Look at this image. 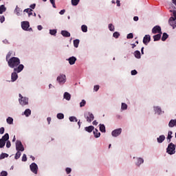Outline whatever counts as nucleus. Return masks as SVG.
<instances>
[{"label": "nucleus", "mask_w": 176, "mask_h": 176, "mask_svg": "<svg viewBox=\"0 0 176 176\" xmlns=\"http://www.w3.org/2000/svg\"><path fill=\"white\" fill-rule=\"evenodd\" d=\"M167 38H168V34H167V33H164L162 37V41L164 42V41H166Z\"/></svg>", "instance_id": "2f4dec72"}, {"label": "nucleus", "mask_w": 176, "mask_h": 176, "mask_svg": "<svg viewBox=\"0 0 176 176\" xmlns=\"http://www.w3.org/2000/svg\"><path fill=\"white\" fill-rule=\"evenodd\" d=\"M133 20L134 21H138V16H134Z\"/></svg>", "instance_id": "774afa93"}, {"label": "nucleus", "mask_w": 176, "mask_h": 176, "mask_svg": "<svg viewBox=\"0 0 176 176\" xmlns=\"http://www.w3.org/2000/svg\"><path fill=\"white\" fill-rule=\"evenodd\" d=\"M151 42V36L149 34H146L143 38V43L144 45H148Z\"/></svg>", "instance_id": "ddd939ff"}, {"label": "nucleus", "mask_w": 176, "mask_h": 176, "mask_svg": "<svg viewBox=\"0 0 176 176\" xmlns=\"http://www.w3.org/2000/svg\"><path fill=\"white\" fill-rule=\"evenodd\" d=\"M7 123H8V124H13V119L12 117H8L7 118Z\"/></svg>", "instance_id": "473e14b6"}, {"label": "nucleus", "mask_w": 176, "mask_h": 176, "mask_svg": "<svg viewBox=\"0 0 176 176\" xmlns=\"http://www.w3.org/2000/svg\"><path fill=\"white\" fill-rule=\"evenodd\" d=\"M85 105H86V100H82L81 101V102H80V108H82V107H85Z\"/></svg>", "instance_id": "37998d69"}, {"label": "nucleus", "mask_w": 176, "mask_h": 176, "mask_svg": "<svg viewBox=\"0 0 176 176\" xmlns=\"http://www.w3.org/2000/svg\"><path fill=\"white\" fill-rule=\"evenodd\" d=\"M100 131H101V133H105L106 130H105V125L102 124H100Z\"/></svg>", "instance_id": "393cba45"}, {"label": "nucleus", "mask_w": 176, "mask_h": 176, "mask_svg": "<svg viewBox=\"0 0 176 176\" xmlns=\"http://www.w3.org/2000/svg\"><path fill=\"white\" fill-rule=\"evenodd\" d=\"M19 103L23 107L24 105H28V98L26 97H21V98L19 99Z\"/></svg>", "instance_id": "6e6552de"}, {"label": "nucleus", "mask_w": 176, "mask_h": 176, "mask_svg": "<svg viewBox=\"0 0 176 176\" xmlns=\"http://www.w3.org/2000/svg\"><path fill=\"white\" fill-rule=\"evenodd\" d=\"M30 168L32 173H34V174H38V165L36 163L33 162L30 164Z\"/></svg>", "instance_id": "0eeeda50"}, {"label": "nucleus", "mask_w": 176, "mask_h": 176, "mask_svg": "<svg viewBox=\"0 0 176 176\" xmlns=\"http://www.w3.org/2000/svg\"><path fill=\"white\" fill-rule=\"evenodd\" d=\"M21 28L24 31H28V28H30V22H28V21L21 22Z\"/></svg>", "instance_id": "1a4fd4ad"}, {"label": "nucleus", "mask_w": 176, "mask_h": 176, "mask_svg": "<svg viewBox=\"0 0 176 176\" xmlns=\"http://www.w3.org/2000/svg\"><path fill=\"white\" fill-rule=\"evenodd\" d=\"M65 171L67 174H70L71 171H72V169H71V168H66Z\"/></svg>", "instance_id": "5fc2aeb1"}, {"label": "nucleus", "mask_w": 176, "mask_h": 176, "mask_svg": "<svg viewBox=\"0 0 176 176\" xmlns=\"http://www.w3.org/2000/svg\"><path fill=\"white\" fill-rule=\"evenodd\" d=\"M3 21H5V16H0V23H3Z\"/></svg>", "instance_id": "6e6d98bb"}, {"label": "nucleus", "mask_w": 176, "mask_h": 176, "mask_svg": "<svg viewBox=\"0 0 176 176\" xmlns=\"http://www.w3.org/2000/svg\"><path fill=\"white\" fill-rule=\"evenodd\" d=\"M12 56V52H9L8 53V54L6 55V61L8 62L9 61V58Z\"/></svg>", "instance_id": "c03bdc74"}, {"label": "nucleus", "mask_w": 176, "mask_h": 176, "mask_svg": "<svg viewBox=\"0 0 176 176\" xmlns=\"http://www.w3.org/2000/svg\"><path fill=\"white\" fill-rule=\"evenodd\" d=\"M64 13H65V10H61L59 12L60 14H64Z\"/></svg>", "instance_id": "69168bd1"}, {"label": "nucleus", "mask_w": 176, "mask_h": 176, "mask_svg": "<svg viewBox=\"0 0 176 176\" xmlns=\"http://www.w3.org/2000/svg\"><path fill=\"white\" fill-rule=\"evenodd\" d=\"M0 176H8V172L5 170L1 171Z\"/></svg>", "instance_id": "de8ad7c7"}, {"label": "nucleus", "mask_w": 176, "mask_h": 176, "mask_svg": "<svg viewBox=\"0 0 176 176\" xmlns=\"http://www.w3.org/2000/svg\"><path fill=\"white\" fill-rule=\"evenodd\" d=\"M57 80L60 85H64L67 80V77L64 74H60L59 76L57 77Z\"/></svg>", "instance_id": "39448f33"}, {"label": "nucleus", "mask_w": 176, "mask_h": 176, "mask_svg": "<svg viewBox=\"0 0 176 176\" xmlns=\"http://www.w3.org/2000/svg\"><path fill=\"white\" fill-rule=\"evenodd\" d=\"M99 89H100V86H99V85H95V86L94 87V90L95 91H98Z\"/></svg>", "instance_id": "3c124183"}, {"label": "nucleus", "mask_w": 176, "mask_h": 176, "mask_svg": "<svg viewBox=\"0 0 176 176\" xmlns=\"http://www.w3.org/2000/svg\"><path fill=\"white\" fill-rule=\"evenodd\" d=\"M160 38H162V34H157L153 36L154 42L157 41H160Z\"/></svg>", "instance_id": "6ab92c4d"}, {"label": "nucleus", "mask_w": 176, "mask_h": 176, "mask_svg": "<svg viewBox=\"0 0 176 176\" xmlns=\"http://www.w3.org/2000/svg\"><path fill=\"white\" fill-rule=\"evenodd\" d=\"M67 60L69 61V63L70 64V65H74V64L76 63V58L75 56H72L69 58Z\"/></svg>", "instance_id": "4468645a"}, {"label": "nucleus", "mask_w": 176, "mask_h": 176, "mask_svg": "<svg viewBox=\"0 0 176 176\" xmlns=\"http://www.w3.org/2000/svg\"><path fill=\"white\" fill-rule=\"evenodd\" d=\"M24 115L28 118V116H30V115H31V110L30 109H27L25 111H24Z\"/></svg>", "instance_id": "a878e982"}, {"label": "nucleus", "mask_w": 176, "mask_h": 176, "mask_svg": "<svg viewBox=\"0 0 176 176\" xmlns=\"http://www.w3.org/2000/svg\"><path fill=\"white\" fill-rule=\"evenodd\" d=\"M127 39H133L134 38V36L133 35V33H129L126 36Z\"/></svg>", "instance_id": "49530a36"}, {"label": "nucleus", "mask_w": 176, "mask_h": 176, "mask_svg": "<svg viewBox=\"0 0 176 176\" xmlns=\"http://www.w3.org/2000/svg\"><path fill=\"white\" fill-rule=\"evenodd\" d=\"M24 12H25V13H28L29 14L30 12H32V9L27 8L24 10Z\"/></svg>", "instance_id": "864d4df0"}, {"label": "nucleus", "mask_w": 176, "mask_h": 176, "mask_svg": "<svg viewBox=\"0 0 176 176\" xmlns=\"http://www.w3.org/2000/svg\"><path fill=\"white\" fill-rule=\"evenodd\" d=\"M16 151H21V152H24V146H23L21 141L16 140Z\"/></svg>", "instance_id": "20e7f679"}, {"label": "nucleus", "mask_w": 176, "mask_h": 176, "mask_svg": "<svg viewBox=\"0 0 176 176\" xmlns=\"http://www.w3.org/2000/svg\"><path fill=\"white\" fill-rule=\"evenodd\" d=\"M166 152L168 155H174L175 153V145L170 143L166 148Z\"/></svg>", "instance_id": "7ed1b4c3"}, {"label": "nucleus", "mask_w": 176, "mask_h": 176, "mask_svg": "<svg viewBox=\"0 0 176 176\" xmlns=\"http://www.w3.org/2000/svg\"><path fill=\"white\" fill-rule=\"evenodd\" d=\"M92 124H94V126H97V124H98V122H97V120H94Z\"/></svg>", "instance_id": "338daca9"}, {"label": "nucleus", "mask_w": 176, "mask_h": 176, "mask_svg": "<svg viewBox=\"0 0 176 176\" xmlns=\"http://www.w3.org/2000/svg\"><path fill=\"white\" fill-rule=\"evenodd\" d=\"M122 134V129H117L111 132V135L113 137H118V135H120Z\"/></svg>", "instance_id": "9b49d317"}, {"label": "nucleus", "mask_w": 176, "mask_h": 176, "mask_svg": "<svg viewBox=\"0 0 176 176\" xmlns=\"http://www.w3.org/2000/svg\"><path fill=\"white\" fill-rule=\"evenodd\" d=\"M22 162H27V155H25V154L23 155Z\"/></svg>", "instance_id": "09e8293b"}, {"label": "nucleus", "mask_w": 176, "mask_h": 176, "mask_svg": "<svg viewBox=\"0 0 176 176\" xmlns=\"http://www.w3.org/2000/svg\"><path fill=\"white\" fill-rule=\"evenodd\" d=\"M94 135L95 138H99L100 135H101V133L98 131V129H95V130L94 131Z\"/></svg>", "instance_id": "f3484780"}, {"label": "nucleus", "mask_w": 176, "mask_h": 176, "mask_svg": "<svg viewBox=\"0 0 176 176\" xmlns=\"http://www.w3.org/2000/svg\"><path fill=\"white\" fill-rule=\"evenodd\" d=\"M164 140H166V136H164V135H162L159 138H157V141L159 144H162V142H163V141H164Z\"/></svg>", "instance_id": "dca6fc26"}, {"label": "nucleus", "mask_w": 176, "mask_h": 176, "mask_svg": "<svg viewBox=\"0 0 176 176\" xmlns=\"http://www.w3.org/2000/svg\"><path fill=\"white\" fill-rule=\"evenodd\" d=\"M1 140H3L5 142L9 140V133H6Z\"/></svg>", "instance_id": "b1692460"}, {"label": "nucleus", "mask_w": 176, "mask_h": 176, "mask_svg": "<svg viewBox=\"0 0 176 176\" xmlns=\"http://www.w3.org/2000/svg\"><path fill=\"white\" fill-rule=\"evenodd\" d=\"M85 131H87V133H91L93 130H94V126H86L85 128Z\"/></svg>", "instance_id": "aec40b11"}, {"label": "nucleus", "mask_w": 176, "mask_h": 176, "mask_svg": "<svg viewBox=\"0 0 176 176\" xmlns=\"http://www.w3.org/2000/svg\"><path fill=\"white\" fill-rule=\"evenodd\" d=\"M3 133H5V128H0V134H3Z\"/></svg>", "instance_id": "4d7b16f0"}, {"label": "nucleus", "mask_w": 176, "mask_h": 176, "mask_svg": "<svg viewBox=\"0 0 176 176\" xmlns=\"http://www.w3.org/2000/svg\"><path fill=\"white\" fill-rule=\"evenodd\" d=\"M134 55L136 58H141V52L140 51L136 50L134 52Z\"/></svg>", "instance_id": "5701e85b"}, {"label": "nucleus", "mask_w": 176, "mask_h": 176, "mask_svg": "<svg viewBox=\"0 0 176 176\" xmlns=\"http://www.w3.org/2000/svg\"><path fill=\"white\" fill-rule=\"evenodd\" d=\"M153 34H162V28L159 25H156L152 29Z\"/></svg>", "instance_id": "9d476101"}, {"label": "nucleus", "mask_w": 176, "mask_h": 176, "mask_svg": "<svg viewBox=\"0 0 176 176\" xmlns=\"http://www.w3.org/2000/svg\"><path fill=\"white\" fill-rule=\"evenodd\" d=\"M61 35L65 38H69V36H71V34L67 30H62Z\"/></svg>", "instance_id": "2eb2a0df"}, {"label": "nucleus", "mask_w": 176, "mask_h": 176, "mask_svg": "<svg viewBox=\"0 0 176 176\" xmlns=\"http://www.w3.org/2000/svg\"><path fill=\"white\" fill-rule=\"evenodd\" d=\"M23 69H24V65H19L16 68L14 69V72L11 74L12 82H16V80H17V78H19L17 74H20Z\"/></svg>", "instance_id": "f03ea898"}, {"label": "nucleus", "mask_w": 176, "mask_h": 176, "mask_svg": "<svg viewBox=\"0 0 176 176\" xmlns=\"http://www.w3.org/2000/svg\"><path fill=\"white\" fill-rule=\"evenodd\" d=\"M142 163H144V159L138 158V162H137V166H140V164H142Z\"/></svg>", "instance_id": "72a5a7b5"}, {"label": "nucleus", "mask_w": 176, "mask_h": 176, "mask_svg": "<svg viewBox=\"0 0 176 176\" xmlns=\"http://www.w3.org/2000/svg\"><path fill=\"white\" fill-rule=\"evenodd\" d=\"M21 156V153L20 151H17L16 153L15 154V156H14V159L16 160L20 159V157Z\"/></svg>", "instance_id": "c756f323"}, {"label": "nucleus", "mask_w": 176, "mask_h": 176, "mask_svg": "<svg viewBox=\"0 0 176 176\" xmlns=\"http://www.w3.org/2000/svg\"><path fill=\"white\" fill-rule=\"evenodd\" d=\"M109 31H115V26L111 23L109 24Z\"/></svg>", "instance_id": "58836bf2"}, {"label": "nucleus", "mask_w": 176, "mask_h": 176, "mask_svg": "<svg viewBox=\"0 0 176 176\" xmlns=\"http://www.w3.org/2000/svg\"><path fill=\"white\" fill-rule=\"evenodd\" d=\"M10 141H8L6 143V148H10L11 146Z\"/></svg>", "instance_id": "13d9d810"}, {"label": "nucleus", "mask_w": 176, "mask_h": 176, "mask_svg": "<svg viewBox=\"0 0 176 176\" xmlns=\"http://www.w3.org/2000/svg\"><path fill=\"white\" fill-rule=\"evenodd\" d=\"M37 28H38V31H42L43 27H42V25H38Z\"/></svg>", "instance_id": "e2e57ef3"}, {"label": "nucleus", "mask_w": 176, "mask_h": 176, "mask_svg": "<svg viewBox=\"0 0 176 176\" xmlns=\"http://www.w3.org/2000/svg\"><path fill=\"white\" fill-rule=\"evenodd\" d=\"M171 138H173V131H169L167 137V140H169L168 142H171Z\"/></svg>", "instance_id": "4be33fe9"}, {"label": "nucleus", "mask_w": 176, "mask_h": 176, "mask_svg": "<svg viewBox=\"0 0 176 176\" xmlns=\"http://www.w3.org/2000/svg\"><path fill=\"white\" fill-rule=\"evenodd\" d=\"M121 109H127V104L126 103H122Z\"/></svg>", "instance_id": "a18cd8bd"}, {"label": "nucleus", "mask_w": 176, "mask_h": 176, "mask_svg": "<svg viewBox=\"0 0 176 176\" xmlns=\"http://www.w3.org/2000/svg\"><path fill=\"white\" fill-rule=\"evenodd\" d=\"M168 126L169 127H174L175 126V121L174 120H170Z\"/></svg>", "instance_id": "c85d7f7f"}, {"label": "nucleus", "mask_w": 176, "mask_h": 176, "mask_svg": "<svg viewBox=\"0 0 176 176\" xmlns=\"http://www.w3.org/2000/svg\"><path fill=\"white\" fill-rule=\"evenodd\" d=\"M8 156H9V155L6 154V153H1L0 155V159H5V157H8Z\"/></svg>", "instance_id": "a19ab883"}, {"label": "nucleus", "mask_w": 176, "mask_h": 176, "mask_svg": "<svg viewBox=\"0 0 176 176\" xmlns=\"http://www.w3.org/2000/svg\"><path fill=\"white\" fill-rule=\"evenodd\" d=\"M50 2H51L53 8H56V1L54 0H50Z\"/></svg>", "instance_id": "8fccbe9b"}, {"label": "nucleus", "mask_w": 176, "mask_h": 176, "mask_svg": "<svg viewBox=\"0 0 176 176\" xmlns=\"http://www.w3.org/2000/svg\"><path fill=\"white\" fill-rule=\"evenodd\" d=\"M36 6V4L33 3V4L30 5V8H31V9H35Z\"/></svg>", "instance_id": "052dcab7"}, {"label": "nucleus", "mask_w": 176, "mask_h": 176, "mask_svg": "<svg viewBox=\"0 0 176 176\" xmlns=\"http://www.w3.org/2000/svg\"><path fill=\"white\" fill-rule=\"evenodd\" d=\"M81 30H82V32H86L87 31V26L85 25H82L81 26Z\"/></svg>", "instance_id": "e433bc0d"}, {"label": "nucleus", "mask_w": 176, "mask_h": 176, "mask_svg": "<svg viewBox=\"0 0 176 176\" xmlns=\"http://www.w3.org/2000/svg\"><path fill=\"white\" fill-rule=\"evenodd\" d=\"M63 97L67 101H69V100H71V94H69V93L68 92H65Z\"/></svg>", "instance_id": "a211bd4d"}, {"label": "nucleus", "mask_w": 176, "mask_h": 176, "mask_svg": "<svg viewBox=\"0 0 176 176\" xmlns=\"http://www.w3.org/2000/svg\"><path fill=\"white\" fill-rule=\"evenodd\" d=\"M176 19H174V17L170 16L169 20H168V24L173 27V28H175L176 27Z\"/></svg>", "instance_id": "f8f14e48"}, {"label": "nucleus", "mask_w": 176, "mask_h": 176, "mask_svg": "<svg viewBox=\"0 0 176 176\" xmlns=\"http://www.w3.org/2000/svg\"><path fill=\"white\" fill-rule=\"evenodd\" d=\"M3 12H6V8H5L4 5H1L0 6V14H2V13H3Z\"/></svg>", "instance_id": "cd10ccee"}, {"label": "nucleus", "mask_w": 176, "mask_h": 176, "mask_svg": "<svg viewBox=\"0 0 176 176\" xmlns=\"http://www.w3.org/2000/svg\"><path fill=\"white\" fill-rule=\"evenodd\" d=\"M50 35H56L57 34L56 30H50Z\"/></svg>", "instance_id": "ea45409f"}, {"label": "nucleus", "mask_w": 176, "mask_h": 176, "mask_svg": "<svg viewBox=\"0 0 176 176\" xmlns=\"http://www.w3.org/2000/svg\"><path fill=\"white\" fill-rule=\"evenodd\" d=\"M70 122H78V119L75 116L69 117Z\"/></svg>", "instance_id": "4c0bfd02"}, {"label": "nucleus", "mask_w": 176, "mask_h": 176, "mask_svg": "<svg viewBox=\"0 0 176 176\" xmlns=\"http://www.w3.org/2000/svg\"><path fill=\"white\" fill-rule=\"evenodd\" d=\"M47 122H48V124H50V122H52V118L48 117V118H47Z\"/></svg>", "instance_id": "680f3d73"}, {"label": "nucleus", "mask_w": 176, "mask_h": 176, "mask_svg": "<svg viewBox=\"0 0 176 176\" xmlns=\"http://www.w3.org/2000/svg\"><path fill=\"white\" fill-rule=\"evenodd\" d=\"M80 1V0H72V5L73 6H78Z\"/></svg>", "instance_id": "bb28decb"}, {"label": "nucleus", "mask_w": 176, "mask_h": 176, "mask_svg": "<svg viewBox=\"0 0 176 176\" xmlns=\"http://www.w3.org/2000/svg\"><path fill=\"white\" fill-rule=\"evenodd\" d=\"M15 10L16 11L17 16H20V8L16 7Z\"/></svg>", "instance_id": "603ef678"}, {"label": "nucleus", "mask_w": 176, "mask_h": 176, "mask_svg": "<svg viewBox=\"0 0 176 176\" xmlns=\"http://www.w3.org/2000/svg\"><path fill=\"white\" fill-rule=\"evenodd\" d=\"M137 70L134 69L131 71V75H137Z\"/></svg>", "instance_id": "bf43d9fd"}, {"label": "nucleus", "mask_w": 176, "mask_h": 176, "mask_svg": "<svg viewBox=\"0 0 176 176\" xmlns=\"http://www.w3.org/2000/svg\"><path fill=\"white\" fill-rule=\"evenodd\" d=\"M79 42H80L79 39H76V40L74 41V47H78Z\"/></svg>", "instance_id": "7c9ffc66"}, {"label": "nucleus", "mask_w": 176, "mask_h": 176, "mask_svg": "<svg viewBox=\"0 0 176 176\" xmlns=\"http://www.w3.org/2000/svg\"><path fill=\"white\" fill-rule=\"evenodd\" d=\"M56 116L58 119H64V114L61 113H58Z\"/></svg>", "instance_id": "79ce46f5"}, {"label": "nucleus", "mask_w": 176, "mask_h": 176, "mask_svg": "<svg viewBox=\"0 0 176 176\" xmlns=\"http://www.w3.org/2000/svg\"><path fill=\"white\" fill-rule=\"evenodd\" d=\"M173 17L176 20V11H173Z\"/></svg>", "instance_id": "0e129e2a"}, {"label": "nucleus", "mask_w": 176, "mask_h": 176, "mask_svg": "<svg viewBox=\"0 0 176 176\" xmlns=\"http://www.w3.org/2000/svg\"><path fill=\"white\" fill-rule=\"evenodd\" d=\"M85 118L87 119V122H88V123H91V122H93V120H94V115H93V113L90 112L85 114Z\"/></svg>", "instance_id": "423d86ee"}, {"label": "nucleus", "mask_w": 176, "mask_h": 176, "mask_svg": "<svg viewBox=\"0 0 176 176\" xmlns=\"http://www.w3.org/2000/svg\"><path fill=\"white\" fill-rule=\"evenodd\" d=\"M154 111L155 113H157L158 115H160V113H162V109L159 107H155Z\"/></svg>", "instance_id": "412c9836"}, {"label": "nucleus", "mask_w": 176, "mask_h": 176, "mask_svg": "<svg viewBox=\"0 0 176 176\" xmlns=\"http://www.w3.org/2000/svg\"><path fill=\"white\" fill-rule=\"evenodd\" d=\"M6 144V142L3 141V140L0 139V148H3Z\"/></svg>", "instance_id": "f704fd0d"}, {"label": "nucleus", "mask_w": 176, "mask_h": 176, "mask_svg": "<svg viewBox=\"0 0 176 176\" xmlns=\"http://www.w3.org/2000/svg\"><path fill=\"white\" fill-rule=\"evenodd\" d=\"M7 63L8 67H10V68H14H14H17L19 65H23V64H20V58L14 56L10 58Z\"/></svg>", "instance_id": "f257e3e1"}, {"label": "nucleus", "mask_w": 176, "mask_h": 176, "mask_svg": "<svg viewBox=\"0 0 176 176\" xmlns=\"http://www.w3.org/2000/svg\"><path fill=\"white\" fill-rule=\"evenodd\" d=\"M113 38H116V39H118V38H119V36H120V34L118 32H116L113 34Z\"/></svg>", "instance_id": "c9c22d12"}]
</instances>
